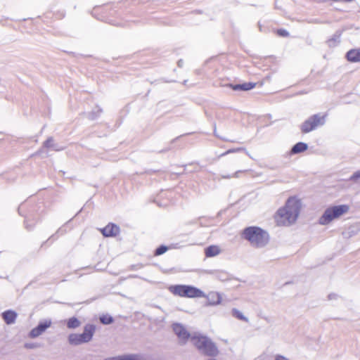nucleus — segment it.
Returning <instances> with one entry per match:
<instances>
[{
  "label": "nucleus",
  "instance_id": "nucleus-1",
  "mask_svg": "<svg viewBox=\"0 0 360 360\" xmlns=\"http://www.w3.org/2000/svg\"><path fill=\"white\" fill-rule=\"evenodd\" d=\"M173 330L177 335L179 341L185 342L189 338L192 343L202 352L210 356H215L218 353V349L215 345L207 337L201 335L191 336L190 333L181 324L175 323L173 325Z\"/></svg>",
  "mask_w": 360,
  "mask_h": 360
},
{
  "label": "nucleus",
  "instance_id": "nucleus-2",
  "mask_svg": "<svg viewBox=\"0 0 360 360\" xmlns=\"http://www.w3.org/2000/svg\"><path fill=\"white\" fill-rule=\"evenodd\" d=\"M301 201L295 197L289 198L285 205L276 212L275 219L278 225H289L294 223L300 212Z\"/></svg>",
  "mask_w": 360,
  "mask_h": 360
},
{
  "label": "nucleus",
  "instance_id": "nucleus-3",
  "mask_svg": "<svg viewBox=\"0 0 360 360\" xmlns=\"http://www.w3.org/2000/svg\"><path fill=\"white\" fill-rule=\"evenodd\" d=\"M241 238L250 243L255 248L265 247L269 241V233L259 226H250L241 232Z\"/></svg>",
  "mask_w": 360,
  "mask_h": 360
},
{
  "label": "nucleus",
  "instance_id": "nucleus-4",
  "mask_svg": "<svg viewBox=\"0 0 360 360\" xmlns=\"http://www.w3.org/2000/svg\"><path fill=\"white\" fill-rule=\"evenodd\" d=\"M349 210L348 205H338L328 207L319 219L321 225H328L332 221L346 214Z\"/></svg>",
  "mask_w": 360,
  "mask_h": 360
},
{
  "label": "nucleus",
  "instance_id": "nucleus-5",
  "mask_svg": "<svg viewBox=\"0 0 360 360\" xmlns=\"http://www.w3.org/2000/svg\"><path fill=\"white\" fill-rule=\"evenodd\" d=\"M169 289L172 293L179 297L188 298L205 297L203 291L192 285H176L170 286Z\"/></svg>",
  "mask_w": 360,
  "mask_h": 360
},
{
  "label": "nucleus",
  "instance_id": "nucleus-6",
  "mask_svg": "<svg viewBox=\"0 0 360 360\" xmlns=\"http://www.w3.org/2000/svg\"><path fill=\"white\" fill-rule=\"evenodd\" d=\"M96 327L93 324H86L81 334L72 333L68 336V342L72 345H79L90 342L95 333Z\"/></svg>",
  "mask_w": 360,
  "mask_h": 360
},
{
  "label": "nucleus",
  "instance_id": "nucleus-7",
  "mask_svg": "<svg viewBox=\"0 0 360 360\" xmlns=\"http://www.w3.org/2000/svg\"><path fill=\"white\" fill-rule=\"evenodd\" d=\"M326 122V115L315 114L307 119L301 125L300 129L302 133L307 134L319 126H323Z\"/></svg>",
  "mask_w": 360,
  "mask_h": 360
},
{
  "label": "nucleus",
  "instance_id": "nucleus-8",
  "mask_svg": "<svg viewBox=\"0 0 360 360\" xmlns=\"http://www.w3.org/2000/svg\"><path fill=\"white\" fill-rule=\"evenodd\" d=\"M51 320L46 319L38 324V326L34 328L30 333V337L34 338L41 335L47 328L51 326Z\"/></svg>",
  "mask_w": 360,
  "mask_h": 360
},
{
  "label": "nucleus",
  "instance_id": "nucleus-9",
  "mask_svg": "<svg viewBox=\"0 0 360 360\" xmlns=\"http://www.w3.org/2000/svg\"><path fill=\"white\" fill-rule=\"evenodd\" d=\"M100 231L104 237H115L120 233V229L117 224L109 223L104 228L100 229Z\"/></svg>",
  "mask_w": 360,
  "mask_h": 360
},
{
  "label": "nucleus",
  "instance_id": "nucleus-10",
  "mask_svg": "<svg viewBox=\"0 0 360 360\" xmlns=\"http://www.w3.org/2000/svg\"><path fill=\"white\" fill-rule=\"evenodd\" d=\"M38 220L39 217L37 214L34 213V210H29L28 213L25 215V229L27 231H32Z\"/></svg>",
  "mask_w": 360,
  "mask_h": 360
},
{
  "label": "nucleus",
  "instance_id": "nucleus-11",
  "mask_svg": "<svg viewBox=\"0 0 360 360\" xmlns=\"http://www.w3.org/2000/svg\"><path fill=\"white\" fill-rule=\"evenodd\" d=\"M225 86L231 88L233 91H249V90H251L253 88H255L256 86V83H255V82H244L242 84H236L229 83V84H226Z\"/></svg>",
  "mask_w": 360,
  "mask_h": 360
},
{
  "label": "nucleus",
  "instance_id": "nucleus-12",
  "mask_svg": "<svg viewBox=\"0 0 360 360\" xmlns=\"http://www.w3.org/2000/svg\"><path fill=\"white\" fill-rule=\"evenodd\" d=\"M345 28H342V30H337L335 34L327 40L326 43L329 47H333L337 46L340 42V37L344 31H345Z\"/></svg>",
  "mask_w": 360,
  "mask_h": 360
},
{
  "label": "nucleus",
  "instance_id": "nucleus-13",
  "mask_svg": "<svg viewBox=\"0 0 360 360\" xmlns=\"http://www.w3.org/2000/svg\"><path fill=\"white\" fill-rule=\"evenodd\" d=\"M346 58L351 63L360 62V48L352 49L348 51L346 53Z\"/></svg>",
  "mask_w": 360,
  "mask_h": 360
},
{
  "label": "nucleus",
  "instance_id": "nucleus-14",
  "mask_svg": "<svg viewBox=\"0 0 360 360\" xmlns=\"http://www.w3.org/2000/svg\"><path fill=\"white\" fill-rule=\"evenodd\" d=\"M205 297L208 300V305H218L221 302V295L219 292H212Z\"/></svg>",
  "mask_w": 360,
  "mask_h": 360
},
{
  "label": "nucleus",
  "instance_id": "nucleus-15",
  "mask_svg": "<svg viewBox=\"0 0 360 360\" xmlns=\"http://www.w3.org/2000/svg\"><path fill=\"white\" fill-rule=\"evenodd\" d=\"M308 149V145L304 142H297L290 149L289 154L290 155L299 154L306 151Z\"/></svg>",
  "mask_w": 360,
  "mask_h": 360
},
{
  "label": "nucleus",
  "instance_id": "nucleus-16",
  "mask_svg": "<svg viewBox=\"0 0 360 360\" xmlns=\"http://www.w3.org/2000/svg\"><path fill=\"white\" fill-rule=\"evenodd\" d=\"M3 319L7 324L13 323L15 321L17 314L11 310L6 311L2 314Z\"/></svg>",
  "mask_w": 360,
  "mask_h": 360
},
{
  "label": "nucleus",
  "instance_id": "nucleus-17",
  "mask_svg": "<svg viewBox=\"0 0 360 360\" xmlns=\"http://www.w3.org/2000/svg\"><path fill=\"white\" fill-rule=\"evenodd\" d=\"M220 249L217 245H210L205 249V254L207 257H212L219 255Z\"/></svg>",
  "mask_w": 360,
  "mask_h": 360
},
{
  "label": "nucleus",
  "instance_id": "nucleus-18",
  "mask_svg": "<svg viewBox=\"0 0 360 360\" xmlns=\"http://www.w3.org/2000/svg\"><path fill=\"white\" fill-rule=\"evenodd\" d=\"M97 108H98L97 110H93L90 112L84 113L89 120H94L100 116V115L101 114L103 110L101 108H100L98 107H97Z\"/></svg>",
  "mask_w": 360,
  "mask_h": 360
},
{
  "label": "nucleus",
  "instance_id": "nucleus-19",
  "mask_svg": "<svg viewBox=\"0 0 360 360\" xmlns=\"http://www.w3.org/2000/svg\"><path fill=\"white\" fill-rule=\"evenodd\" d=\"M80 325V321L75 317H72L67 321V326L68 328H78Z\"/></svg>",
  "mask_w": 360,
  "mask_h": 360
},
{
  "label": "nucleus",
  "instance_id": "nucleus-20",
  "mask_svg": "<svg viewBox=\"0 0 360 360\" xmlns=\"http://www.w3.org/2000/svg\"><path fill=\"white\" fill-rule=\"evenodd\" d=\"M232 315L239 320L244 321L245 322H248V319L245 316L242 311L237 309H232Z\"/></svg>",
  "mask_w": 360,
  "mask_h": 360
},
{
  "label": "nucleus",
  "instance_id": "nucleus-21",
  "mask_svg": "<svg viewBox=\"0 0 360 360\" xmlns=\"http://www.w3.org/2000/svg\"><path fill=\"white\" fill-rule=\"evenodd\" d=\"M125 360H146V358L139 354H125Z\"/></svg>",
  "mask_w": 360,
  "mask_h": 360
},
{
  "label": "nucleus",
  "instance_id": "nucleus-22",
  "mask_svg": "<svg viewBox=\"0 0 360 360\" xmlns=\"http://www.w3.org/2000/svg\"><path fill=\"white\" fill-rule=\"evenodd\" d=\"M169 248L165 245H160L154 251V255L156 256L161 255L168 250Z\"/></svg>",
  "mask_w": 360,
  "mask_h": 360
},
{
  "label": "nucleus",
  "instance_id": "nucleus-23",
  "mask_svg": "<svg viewBox=\"0 0 360 360\" xmlns=\"http://www.w3.org/2000/svg\"><path fill=\"white\" fill-rule=\"evenodd\" d=\"M100 321L103 324H110L113 321V319L110 315L104 314L100 317Z\"/></svg>",
  "mask_w": 360,
  "mask_h": 360
},
{
  "label": "nucleus",
  "instance_id": "nucleus-24",
  "mask_svg": "<svg viewBox=\"0 0 360 360\" xmlns=\"http://www.w3.org/2000/svg\"><path fill=\"white\" fill-rule=\"evenodd\" d=\"M248 172V170H238V171H236L232 175H230V174L222 175L221 178L222 179H231L232 177L238 178L240 174L244 173V172Z\"/></svg>",
  "mask_w": 360,
  "mask_h": 360
},
{
  "label": "nucleus",
  "instance_id": "nucleus-25",
  "mask_svg": "<svg viewBox=\"0 0 360 360\" xmlns=\"http://www.w3.org/2000/svg\"><path fill=\"white\" fill-rule=\"evenodd\" d=\"M238 151H245V153L251 158L250 155L249 154V153L246 150L245 148H233V149H229L226 152H225L224 153L222 154V155H225L226 154H229V153H235V152H238Z\"/></svg>",
  "mask_w": 360,
  "mask_h": 360
},
{
  "label": "nucleus",
  "instance_id": "nucleus-26",
  "mask_svg": "<svg viewBox=\"0 0 360 360\" xmlns=\"http://www.w3.org/2000/svg\"><path fill=\"white\" fill-rule=\"evenodd\" d=\"M65 230H63V228H60V229L56 231V233L55 234L52 235V236H51L48 239V240H47V241L44 242V243L42 244V245H41V246H43V245H44V244H45L46 243H47V242H48L49 240H51V239H53V240L56 239V238H56V234H60V235H63V234H64V233H65Z\"/></svg>",
  "mask_w": 360,
  "mask_h": 360
},
{
  "label": "nucleus",
  "instance_id": "nucleus-27",
  "mask_svg": "<svg viewBox=\"0 0 360 360\" xmlns=\"http://www.w3.org/2000/svg\"><path fill=\"white\" fill-rule=\"evenodd\" d=\"M277 34L280 37H287L289 36V32L285 30V29H278L277 30Z\"/></svg>",
  "mask_w": 360,
  "mask_h": 360
},
{
  "label": "nucleus",
  "instance_id": "nucleus-28",
  "mask_svg": "<svg viewBox=\"0 0 360 360\" xmlns=\"http://www.w3.org/2000/svg\"><path fill=\"white\" fill-rule=\"evenodd\" d=\"M52 144H55L53 143V139L52 137L48 138L44 142V146L45 148H49Z\"/></svg>",
  "mask_w": 360,
  "mask_h": 360
},
{
  "label": "nucleus",
  "instance_id": "nucleus-29",
  "mask_svg": "<svg viewBox=\"0 0 360 360\" xmlns=\"http://www.w3.org/2000/svg\"><path fill=\"white\" fill-rule=\"evenodd\" d=\"M105 360H125V354L115 356L108 357Z\"/></svg>",
  "mask_w": 360,
  "mask_h": 360
},
{
  "label": "nucleus",
  "instance_id": "nucleus-30",
  "mask_svg": "<svg viewBox=\"0 0 360 360\" xmlns=\"http://www.w3.org/2000/svg\"><path fill=\"white\" fill-rule=\"evenodd\" d=\"M360 179V170H358L353 173V174L349 177L350 181H356L357 179Z\"/></svg>",
  "mask_w": 360,
  "mask_h": 360
},
{
  "label": "nucleus",
  "instance_id": "nucleus-31",
  "mask_svg": "<svg viewBox=\"0 0 360 360\" xmlns=\"http://www.w3.org/2000/svg\"><path fill=\"white\" fill-rule=\"evenodd\" d=\"M39 345L34 343H26L25 347L27 349H33L37 347Z\"/></svg>",
  "mask_w": 360,
  "mask_h": 360
},
{
  "label": "nucleus",
  "instance_id": "nucleus-32",
  "mask_svg": "<svg viewBox=\"0 0 360 360\" xmlns=\"http://www.w3.org/2000/svg\"><path fill=\"white\" fill-rule=\"evenodd\" d=\"M51 148H53L54 150L59 151L63 149V147L59 146L58 144H52L50 147Z\"/></svg>",
  "mask_w": 360,
  "mask_h": 360
},
{
  "label": "nucleus",
  "instance_id": "nucleus-33",
  "mask_svg": "<svg viewBox=\"0 0 360 360\" xmlns=\"http://www.w3.org/2000/svg\"><path fill=\"white\" fill-rule=\"evenodd\" d=\"M338 295L335 294V293H330L328 295V298L329 300H335L338 298Z\"/></svg>",
  "mask_w": 360,
  "mask_h": 360
},
{
  "label": "nucleus",
  "instance_id": "nucleus-34",
  "mask_svg": "<svg viewBox=\"0 0 360 360\" xmlns=\"http://www.w3.org/2000/svg\"><path fill=\"white\" fill-rule=\"evenodd\" d=\"M275 360H290V359L283 356H281V355H276L275 356Z\"/></svg>",
  "mask_w": 360,
  "mask_h": 360
},
{
  "label": "nucleus",
  "instance_id": "nucleus-35",
  "mask_svg": "<svg viewBox=\"0 0 360 360\" xmlns=\"http://www.w3.org/2000/svg\"><path fill=\"white\" fill-rule=\"evenodd\" d=\"M177 65L179 68H182L184 65V60L182 59H179L177 62Z\"/></svg>",
  "mask_w": 360,
  "mask_h": 360
},
{
  "label": "nucleus",
  "instance_id": "nucleus-36",
  "mask_svg": "<svg viewBox=\"0 0 360 360\" xmlns=\"http://www.w3.org/2000/svg\"><path fill=\"white\" fill-rule=\"evenodd\" d=\"M23 207L24 205H21L19 207H18V213L19 214L23 216V214H22V209H23Z\"/></svg>",
  "mask_w": 360,
  "mask_h": 360
},
{
  "label": "nucleus",
  "instance_id": "nucleus-37",
  "mask_svg": "<svg viewBox=\"0 0 360 360\" xmlns=\"http://www.w3.org/2000/svg\"><path fill=\"white\" fill-rule=\"evenodd\" d=\"M333 1L338 2V1H345V2H351L353 0H333Z\"/></svg>",
  "mask_w": 360,
  "mask_h": 360
},
{
  "label": "nucleus",
  "instance_id": "nucleus-38",
  "mask_svg": "<svg viewBox=\"0 0 360 360\" xmlns=\"http://www.w3.org/2000/svg\"><path fill=\"white\" fill-rule=\"evenodd\" d=\"M310 22H313V23H321V21H319V20L317 19H314V20H312L311 21H310Z\"/></svg>",
  "mask_w": 360,
  "mask_h": 360
},
{
  "label": "nucleus",
  "instance_id": "nucleus-39",
  "mask_svg": "<svg viewBox=\"0 0 360 360\" xmlns=\"http://www.w3.org/2000/svg\"><path fill=\"white\" fill-rule=\"evenodd\" d=\"M169 150H170V148H167L163 149V150H160V153H162V152H167V151H168Z\"/></svg>",
  "mask_w": 360,
  "mask_h": 360
},
{
  "label": "nucleus",
  "instance_id": "nucleus-40",
  "mask_svg": "<svg viewBox=\"0 0 360 360\" xmlns=\"http://www.w3.org/2000/svg\"><path fill=\"white\" fill-rule=\"evenodd\" d=\"M146 172L147 174H152V173H155V171H153V170H148V171H146Z\"/></svg>",
  "mask_w": 360,
  "mask_h": 360
},
{
  "label": "nucleus",
  "instance_id": "nucleus-41",
  "mask_svg": "<svg viewBox=\"0 0 360 360\" xmlns=\"http://www.w3.org/2000/svg\"><path fill=\"white\" fill-rule=\"evenodd\" d=\"M177 139H178V138L174 139L171 141V143H174V141H175Z\"/></svg>",
  "mask_w": 360,
  "mask_h": 360
},
{
  "label": "nucleus",
  "instance_id": "nucleus-42",
  "mask_svg": "<svg viewBox=\"0 0 360 360\" xmlns=\"http://www.w3.org/2000/svg\"><path fill=\"white\" fill-rule=\"evenodd\" d=\"M214 133L215 136H218V135H217V133H216V129H214Z\"/></svg>",
  "mask_w": 360,
  "mask_h": 360
}]
</instances>
